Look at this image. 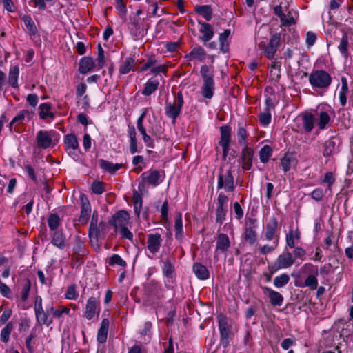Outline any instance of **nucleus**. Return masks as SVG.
Wrapping results in <instances>:
<instances>
[{
    "instance_id": "f257e3e1",
    "label": "nucleus",
    "mask_w": 353,
    "mask_h": 353,
    "mask_svg": "<svg viewBox=\"0 0 353 353\" xmlns=\"http://www.w3.org/2000/svg\"><path fill=\"white\" fill-rule=\"evenodd\" d=\"M332 79L331 75L323 70L312 71L310 74L308 79L312 90L317 92L327 90L331 85Z\"/></svg>"
},
{
    "instance_id": "f03ea898",
    "label": "nucleus",
    "mask_w": 353,
    "mask_h": 353,
    "mask_svg": "<svg viewBox=\"0 0 353 353\" xmlns=\"http://www.w3.org/2000/svg\"><path fill=\"white\" fill-rule=\"evenodd\" d=\"M200 73L203 79L201 93L204 98L211 99L214 96L215 89L213 72L210 70L208 65H203L201 67Z\"/></svg>"
},
{
    "instance_id": "7ed1b4c3",
    "label": "nucleus",
    "mask_w": 353,
    "mask_h": 353,
    "mask_svg": "<svg viewBox=\"0 0 353 353\" xmlns=\"http://www.w3.org/2000/svg\"><path fill=\"white\" fill-rule=\"evenodd\" d=\"M315 122L320 130L327 128L331 121V116L333 114V110L331 106L326 103H321L318 105L314 114Z\"/></svg>"
},
{
    "instance_id": "20e7f679",
    "label": "nucleus",
    "mask_w": 353,
    "mask_h": 353,
    "mask_svg": "<svg viewBox=\"0 0 353 353\" xmlns=\"http://www.w3.org/2000/svg\"><path fill=\"white\" fill-rule=\"evenodd\" d=\"M163 298L161 290L157 283H148L144 286L143 302L146 305H157V300Z\"/></svg>"
},
{
    "instance_id": "39448f33",
    "label": "nucleus",
    "mask_w": 353,
    "mask_h": 353,
    "mask_svg": "<svg viewBox=\"0 0 353 353\" xmlns=\"http://www.w3.org/2000/svg\"><path fill=\"white\" fill-rule=\"evenodd\" d=\"M218 190L224 189L226 192H233L235 188L234 176L231 168L225 169L221 166L219 170L217 182Z\"/></svg>"
},
{
    "instance_id": "423d86ee",
    "label": "nucleus",
    "mask_w": 353,
    "mask_h": 353,
    "mask_svg": "<svg viewBox=\"0 0 353 353\" xmlns=\"http://www.w3.org/2000/svg\"><path fill=\"white\" fill-rule=\"evenodd\" d=\"M141 181L139 182L138 185V188L140 191L144 188L145 183H148L153 187H157L163 180L162 172L159 170L152 169L143 172L141 174Z\"/></svg>"
},
{
    "instance_id": "0eeeda50",
    "label": "nucleus",
    "mask_w": 353,
    "mask_h": 353,
    "mask_svg": "<svg viewBox=\"0 0 353 353\" xmlns=\"http://www.w3.org/2000/svg\"><path fill=\"white\" fill-rule=\"evenodd\" d=\"M183 97L181 92L177 93L173 103H166L165 107V115L172 119V123L176 122V118L181 112L183 105Z\"/></svg>"
},
{
    "instance_id": "6e6552de",
    "label": "nucleus",
    "mask_w": 353,
    "mask_h": 353,
    "mask_svg": "<svg viewBox=\"0 0 353 353\" xmlns=\"http://www.w3.org/2000/svg\"><path fill=\"white\" fill-rule=\"evenodd\" d=\"M294 263V257L292 254L287 250H284L279 254L270 267L272 272H276L281 269H287Z\"/></svg>"
},
{
    "instance_id": "1a4fd4ad",
    "label": "nucleus",
    "mask_w": 353,
    "mask_h": 353,
    "mask_svg": "<svg viewBox=\"0 0 353 353\" xmlns=\"http://www.w3.org/2000/svg\"><path fill=\"white\" fill-rule=\"evenodd\" d=\"M281 41V34L274 33L273 34L268 43L264 47L263 52L265 56L270 60H272L277 51L278 47Z\"/></svg>"
},
{
    "instance_id": "9d476101",
    "label": "nucleus",
    "mask_w": 353,
    "mask_h": 353,
    "mask_svg": "<svg viewBox=\"0 0 353 353\" xmlns=\"http://www.w3.org/2000/svg\"><path fill=\"white\" fill-rule=\"evenodd\" d=\"M100 312V302L96 297H90L85 307L84 316L91 320L95 315L98 316Z\"/></svg>"
},
{
    "instance_id": "9b49d317",
    "label": "nucleus",
    "mask_w": 353,
    "mask_h": 353,
    "mask_svg": "<svg viewBox=\"0 0 353 353\" xmlns=\"http://www.w3.org/2000/svg\"><path fill=\"white\" fill-rule=\"evenodd\" d=\"M55 134L53 130H43L37 132L36 136L37 144L38 148L46 149L50 147L52 141V137Z\"/></svg>"
},
{
    "instance_id": "f8f14e48",
    "label": "nucleus",
    "mask_w": 353,
    "mask_h": 353,
    "mask_svg": "<svg viewBox=\"0 0 353 353\" xmlns=\"http://www.w3.org/2000/svg\"><path fill=\"white\" fill-rule=\"evenodd\" d=\"M163 239L159 233H150L147 236V249L152 254H155L159 252L162 245Z\"/></svg>"
},
{
    "instance_id": "ddd939ff",
    "label": "nucleus",
    "mask_w": 353,
    "mask_h": 353,
    "mask_svg": "<svg viewBox=\"0 0 353 353\" xmlns=\"http://www.w3.org/2000/svg\"><path fill=\"white\" fill-rule=\"evenodd\" d=\"M254 154V151L252 147L249 145L243 146L241 152V160L243 170H249L251 169Z\"/></svg>"
},
{
    "instance_id": "4468645a",
    "label": "nucleus",
    "mask_w": 353,
    "mask_h": 353,
    "mask_svg": "<svg viewBox=\"0 0 353 353\" xmlns=\"http://www.w3.org/2000/svg\"><path fill=\"white\" fill-rule=\"evenodd\" d=\"M130 220L129 214L125 210H121L117 212L112 217V225L115 232L119 229L128 225Z\"/></svg>"
},
{
    "instance_id": "2eb2a0df",
    "label": "nucleus",
    "mask_w": 353,
    "mask_h": 353,
    "mask_svg": "<svg viewBox=\"0 0 353 353\" xmlns=\"http://www.w3.org/2000/svg\"><path fill=\"white\" fill-rule=\"evenodd\" d=\"M261 289L264 294L269 297L270 302L272 305L281 306L283 304V297L281 293L267 286L261 287Z\"/></svg>"
},
{
    "instance_id": "dca6fc26",
    "label": "nucleus",
    "mask_w": 353,
    "mask_h": 353,
    "mask_svg": "<svg viewBox=\"0 0 353 353\" xmlns=\"http://www.w3.org/2000/svg\"><path fill=\"white\" fill-rule=\"evenodd\" d=\"M278 228V221L275 216H272L265 225L264 236L266 241H270L276 239V232Z\"/></svg>"
},
{
    "instance_id": "f3484780",
    "label": "nucleus",
    "mask_w": 353,
    "mask_h": 353,
    "mask_svg": "<svg viewBox=\"0 0 353 353\" xmlns=\"http://www.w3.org/2000/svg\"><path fill=\"white\" fill-rule=\"evenodd\" d=\"M198 23L200 25L199 32L201 33L200 39L206 43L211 40L214 34L213 27L208 23L198 21Z\"/></svg>"
},
{
    "instance_id": "a211bd4d",
    "label": "nucleus",
    "mask_w": 353,
    "mask_h": 353,
    "mask_svg": "<svg viewBox=\"0 0 353 353\" xmlns=\"http://www.w3.org/2000/svg\"><path fill=\"white\" fill-rule=\"evenodd\" d=\"M81 214L79 216V221L86 222L90 215L91 205L88 198L84 195H81Z\"/></svg>"
},
{
    "instance_id": "6ab92c4d",
    "label": "nucleus",
    "mask_w": 353,
    "mask_h": 353,
    "mask_svg": "<svg viewBox=\"0 0 353 353\" xmlns=\"http://www.w3.org/2000/svg\"><path fill=\"white\" fill-rule=\"evenodd\" d=\"M230 246V241L227 234L220 233L217 236L215 253H225Z\"/></svg>"
},
{
    "instance_id": "aec40b11",
    "label": "nucleus",
    "mask_w": 353,
    "mask_h": 353,
    "mask_svg": "<svg viewBox=\"0 0 353 353\" xmlns=\"http://www.w3.org/2000/svg\"><path fill=\"white\" fill-rule=\"evenodd\" d=\"M206 57L207 53L205 50L200 46L194 47L189 54L185 55V58L189 61H198L200 62L204 61Z\"/></svg>"
},
{
    "instance_id": "412c9836",
    "label": "nucleus",
    "mask_w": 353,
    "mask_h": 353,
    "mask_svg": "<svg viewBox=\"0 0 353 353\" xmlns=\"http://www.w3.org/2000/svg\"><path fill=\"white\" fill-rule=\"evenodd\" d=\"M35 313L36 319L39 325H46L49 326L53 322L52 318H50V305L46 306V311L43 308L39 311H37Z\"/></svg>"
},
{
    "instance_id": "4be33fe9",
    "label": "nucleus",
    "mask_w": 353,
    "mask_h": 353,
    "mask_svg": "<svg viewBox=\"0 0 353 353\" xmlns=\"http://www.w3.org/2000/svg\"><path fill=\"white\" fill-rule=\"evenodd\" d=\"M108 232V225L104 221H101L96 228L89 231V236L92 239L97 240L99 238H103Z\"/></svg>"
},
{
    "instance_id": "5701e85b",
    "label": "nucleus",
    "mask_w": 353,
    "mask_h": 353,
    "mask_svg": "<svg viewBox=\"0 0 353 353\" xmlns=\"http://www.w3.org/2000/svg\"><path fill=\"white\" fill-rule=\"evenodd\" d=\"M159 85V81L157 79L154 77L150 78L144 84L141 94L143 96L149 97L157 90Z\"/></svg>"
},
{
    "instance_id": "b1692460",
    "label": "nucleus",
    "mask_w": 353,
    "mask_h": 353,
    "mask_svg": "<svg viewBox=\"0 0 353 353\" xmlns=\"http://www.w3.org/2000/svg\"><path fill=\"white\" fill-rule=\"evenodd\" d=\"M22 20L26 26V30L31 38H34L36 36H39L38 30L35 25V23L32 20V17L28 14H25L22 17Z\"/></svg>"
},
{
    "instance_id": "393cba45",
    "label": "nucleus",
    "mask_w": 353,
    "mask_h": 353,
    "mask_svg": "<svg viewBox=\"0 0 353 353\" xmlns=\"http://www.w3.org/2000/svg\"><path fill=\"white\" fill-rule=\"evenodd\" d=\"M192 270L196 278L199 280H207L210 277L208 270L200 263H194Z\"/></svg>"
},
{
    "instance_id": "a878e982",
    "label": "nucleus",
    "mask_w": 353,
    "mask_h": 353,
    "mask_svg": "<svg viewBox=\"0 0 353 353\" xmlns=\"http://www.w3.org/2000/svg\"><path fill=\"white\" fill-rule=\"evenodd\" d=\"M220 133L219 145H230L232 134L231 128L229 125H223L220 128Z\"/></svg>"
},
{
    "instance_id": "bb28decb",
    "label": "nucleus",
    "mask_w": 353,
    "mask_h": 353,
    "mask_svg": "<svg viewBox=\"0 0 353 353\" xmlns=\"http://www.w3.org/2000/svg\"><path fill=\"white\" fill-rule=\"evenodd\" d=\"M109 323L110 322L108 319H103L101 321L100 328L97 333V341L100 343H104L106 342Z\"/></svg>"
},
{
    "instance_id": "cd10ccee",
    "label": "nucleus",
    "mask_w": 353,
    "mask_h": 353,
    "mask_svg": "<svg viewBox=\"0 0 353 353\" xmlns=\"http://www.w3.org/2000/svg\"><path fill=\"white\" fill-rule=\"evenodd\" d=\"M94 66V62L92 58L84 57L79 61V70L81 74H86L90 72Z\"/></svg>"
},
{
    "instance_id": "c85d7f7f",
    "label": "nucleus",
    "mask_w": 353,
    "mask_h": 353,
    "mask_svg": "<svg viewBox=\"0 0 353 353\" xmlns=\"http://www.w3.org/2000/svg\"><path fill=\"white\" fill-rule=\"evenodd\" d=\"M231 34V30L226 29L223 32L221 33L219 36V41L220 45V51L223 53H226L229 50V41L228 38Z\"/></svg>"
},
{
    "instance_id": "c756f323",
    "label": "nucleus",
    "mask_w": 353,
    "mask_h": 353,
    "mask_svg": "<svg viewBox=\"0 0 353 353\" xmlns=\"http://www.w3.org/2000/svg\"><path fill=\"white\" fill-rule=\"evenodd\" d=\"M99 165L101 169L111 174H114L117 170L123 167V163H113L104 159L99 160Z\"/></svg>"
},
{
    "instance_id": "7c9ffc66",
    "label": "nucleus",
    "mask_w": 353,
    "mask_h": 353,
    "mask_svg": "<svg viewBox=\"0 0 353 353\" xmlns=\"http://www.w3.org/2000/svg\"><path fill=\"white\" fill-rule=\"evenodd\" d=\"M51 243L53 245L62 250L65 246V236L61 231H54L52 235Z\"/></svg>"
},
{
    "instance_id": "2f4dec72",
    "label": "nucleus",
    "mask_w": 353,
    "mask_h": 353,
    "mask_svg": "<svg viewBox=\"0 0 353 353\" xmlns=\"http://www.w3.org/2000/svg\"><path fill=\"white\" fill-rule=\"evenodd\" d=\"M19 76V68L18 65H14L10 68L8 73V83L13 88H18V79Z\"/></svg>"
},
{
    "instance_id": "473e14b6",
    "label": "nucleus",
    "mask_w": 353,
    "mask_h": 353,
    "mask_svg": "<svg viewBox=\"0 0 353 353\" xmlns=\"http://www.w3.org/2000/svg\"><path fill=\"white\" fill-rule=\"evenodd\" d=\"M301 233L298 228L294 230L290 229L286 234V245L288 248L292 249L295 246V241H299Z\"/></svg>"
},
{
    "instance_id": "72a5a7b5",
    "label": "nucleus",
    "mask_w": 353,
    "mask_h": 353,
    "mask_svg": "<svg viewBox=\"0 0 353 353\" xmlns=\"http://www.w3.org/2000/svg\"><path fill=\"white\" fill-rule=\"evenodd\" d=\"M174 230L176 239L181 242L183 238V229L181 213H178L176 215L174 221Z\"/></svg>"
},
{
    "instance_id": "f704fd0d",
    "label": "nucleus",
    "mask_w": 353,
    "mask_h": 353,
    "mask_svg": "<svg viewBox=\"0 0 353 353\" xmlns=\"http://www.w3.org/2000/svg\"><path fill=\"white\" fill-rule=\"evenodd\" d=\"M134 64L135 61L133 57H128L125 58L119 66V73L121 74H125L129 73L130 71L134 70Z\"/></svg>"
},
{
    "instance_id": "c9c22d12",
    "label": "nucleus",
    "mask_w": 353,
    "mask_h": 353,
    "mask_svg": "<svg viewBox=\"0 0 353 353\" xmlns=\"http://www.w3.org/2000/svg\"><path fill=\"white\" fill-rule=\"evenodd\" d=\"M336 142L333 138L326 141L323 145V155L325 157L333 155L336 151Z\"/></svg>"
},
{
    "instance_id": "e433bc0d",
    "label": "nucleus",
    "mask_w": 353,
    "mask_h": 353,
    "mask_svg": "<svg viewBox=\"0 0 353 353\" xmlns=\"http://www.w3.org/2000/svg\"><path fill=\"white\" fill-rule=\"evenodd\" d=\"M194 11L206 21H210L212 17V10L209 5L196 6Z\"/></svg>"
},
{
    "instance_id": "4c0bfd02",
    "label": "nucleus",
    "mask_w": 353,
    "mask_h": 353,
    "mask_svg": "<svg viewBox=\"0 0 353 353\" xmlns=\"http://www.w3.org/2000/svg\"><path fill=\"white\" fill-rule=\"evenodd\" d=\"M303 126L305 132H310L316 124L315 117L312 113H306L303 116Z\"/></svg>"
},
{
    "instance_id": "58836bf2",
    "label": "nucleus",
    "mask_w": 353,
    "mask_h": 353,
    "mask_svg": "<svg viewBox=\"0 0 353 353\" xmlns=\"http://www.w3.org/2000/svg\"><path fill=\"white\" fill-rule=\"evenodd\" d=\"M237 141L240 145H248V132L245 126L241 123L238 124L236 130Z\"/></svg>"
},
{
    "instance_id": "ea45409f",
    "label": "nucleus",
    "mask_w": 353,
    "mask_h": 353,
    "mask_svg": "<svg viewBox=\"0 0 353 353\" xmlns=\"http://www.w3.org/2000/svg\"><path fill=\"white\" fill-rule=\"evenodd\" d=\"M128 134L130 139V152L133 154L137 152V141L136 137V131L134 126L129 127Z\"/></svg>"
},
{
    "instance_id": "a19ab883",
    "label": "nucleus",
    "mask_w": 353,
    "mask_h": 353,
    "mask_svg": "<svg viewBox=\"0 0 353 353\" xmlns=\"http://www.w3.org/2000/svg\"><path fill=\"white\" fill-rule=\"evenodd\" d=\"M64 144L67 150H74L79 148V142L74 134H67L64 139Z\"/></svg>"
},
{
    "instance_id": "79ce46f5",
    "label": "nucleus",
    "mask_w": 353,
    "mask_h": 353,
    "mask_svg": "<svg viewBox=\"0 0 353 353\" xmlns=\"http://www.w3.org/2000/svg\"><path fill=\"white\" fill-rule=\"evenodd\" d=\"M39 117L41 119H46L50 117L52 119L54 118V114L50 112L51 105L48 103H43L39 105Z\"/></svg>"
},
{
    "instance_id": "37998d69",
    "label": "nucleus",
    "mask_w": 353,
    "mask_h": 353,
    "mask_svg": "<svg viewBox=\"0 0 353 353\" xmlns=\"http://www.w3.org/2000/svg\"><path fill=\"white\" fill-rule=\"evenodd\" d=\"M348 43L347 35L344 34L341 39L338 49L345 59H347L349 57Z\"/></svg>"
},
{
    "instance_id": "c03bdc74",
    "label": "nucleus",
    "mask_w": 353,
    "mask_h": 353,
    "mask_svg": "<svg viewBox=\"0 0 353 353\" xmlns=\"http://www.w3.org/2000/svg\"><path fill=\"white\" fill-rule=\"evenodd\" d=\"M272 152L273 150L270 145H264L259 151V159L261 162L263 163H267L270 157L272 155Z\"/></svg>"
},
{
    "instance_id": "a18cd8bd",
    "label": "nucleus",
    "mask_w": 353,
    "mask_h": 353,
    "mask_svg": "<svg viewBox=\"0 0 353 353\" xmlns=\"http://www.w3.org/2000/svg\"><path fill=\"white\" fill-rule=\"evenodd\" d=\"M50 313L57 319H59L62 316L63 314H69L70 309L66 307L65 306L61 305L59 308L56 309L54 307L52 304L50 305Z\"/></svg>"
},
{
    "instance_id": "49530a36",
    "label": "nucleus",
    "mask_w": 353,
    "mask_h": 353,
    "mask_svg": "<svg viewBox=\"0 0 353 353\" xmlns=\"http://www.w3.org/2000/svg\"><path fill=\"white\" fill-rule=\"evenodd\" d=\"M133 203H134V212L137 217H139L141 208L142 207V198L141 195L137 192H134L133 194Z\"/></svg>"
},
{
    "instance_id": "de8ad7c7",
    "label": "nucleus",
    "mask_w": 353,
    "mask_h": 353,
    "mask_svg": "<svg viewBox=\"0 0 353 353\" xmlns=\"http://www.w3.org/2000/svg\"><path fill=\"white\" fill-rule=\"evenodd\" d=\"M290 281V276L288 274L283 273L279 276H277L274 279V285L276 288H280L288 283Z\"/></svg>"
},
{
    "instance_id": "09e8293b",
    "label": "nucleus",
    "mask_w": 353,
    "mask_h": 353,
    "mask_svg": "<svg viewBox=\"0 0 353 353\" xmlns=\"http://www.w3.org/2000/svg\"><path fill=\"white\" fill-rule=\"evenodd\" d=\"M227 208L216 207V223L221 226L226 219Z\"/></svg>"
},
{
    "instance_id": "8fccbe9b",
    "label": "nucleus",
    "mask_w": 353,
    "mask_h": 353,
    "mask_svg": "<svg viewBox=\"0 0 353 353\" xmlns=\"http://www.w3.org/2000/svg\"><path fill=\"white\" fill-rule=\"evenodd\" d=\"M245 239L250 244H253L256 240V232L254 227H248L244 232Z\"/></svg>"
},
{
    "instance_id": "3c124183",
    "label": "nucleus",
    "mask_w": 353,
    "mask_h": 353,
    "mask_svg": "<svg viewBox=\"0 0 353 353\" xmlns=\"http://www.w3.org/2000/svg\"><path fill=\"white\" fill-rule=\"evenodd\" d=\"M29 116V110H22L12 119V123H16V125L22 124L25 121L26 118H28Z\"/></svg>"
},
{
    "instance_id": "603ef678",
    "label": "nucleus",
    "mask_w": 353,
    "mask_h": 353,
    "mask_svg": "<svg viewBox=\"0 0 353 353\" xmlns=\"http://www.w3.org/2000/svg\"><path fill=\"white\" fill-rule=\"evenodd\" d=\"M60 218L57 214H51L48 219V223L51 230H55L60 225Z\"/></svg>"
},
{
    "instance_id": "864d4df0",
    "label": "nucleus",
    "mask_w": 353,
    "mask_h": 353,
    "mask_svg": "<svg viewBox=\"0 0 353 353\" xmlns=\"http://www.w3.org/2000/svg\"><path fill=\"white\" fill-rule=\"evenodd\" d=\"M292 161V157L288 154H285L281 159V167L285 172H287L290 170Z\"/></svg>"
},
{
    "instance_id": "5fc2aeb1",
    "label": "nucleus",
    "mask_w": 353,
    "mask_h": 353,
    "mask_svg": "<svg viewBox=\"0 0 353 353\" xmlns=\"http://www.w3.org/2000/svg\"><path fill=\"white\" fill-rule=\"evenodd\" d=\"M279 241V236H276V240L273 242L272 245H265L260 248L259 251L261 254H266L274 251L278 246Z\"/></svg>"
},
{
    "instance_id": "6e6d98bb",
    "label": "nucleus",
    "mask_w": 353,
    "mask_h": 353,
    "mask_svg": "<svg viewBox=\"0 0 353 353\" xmlns=\"http://www.w3.org/2000/svg\"><path fill=\"white\" fill-rule=\"evenodd\" d=\"M163 274L167 278H172L174 274V268L173 265L169 261L163 262Z\"/></svg>"
},
{
    "instance_id": "4d7b16f0",
    "label": "nucleus",
    "mask_w": 353,
    "mask_h": 353,
    "mask_svg": "<svg viewBox=\"0 0 353 353\" xmlns=\"http://www.w3.org/2000/svg\"><path fill=\"white\" fill-rule=\"evenodd\" d=\"M75 285L69 286L65 293V298L68 300H75L79 296Z\"/></svg>"
},
{
    "instance_id": "13d9d810",
    "label": "nucleus",
    "mask_w": 353,
    "mask_h": 353,
    "mask_svg": "<svg viewBox=\"0 0 353 353\" xmlns=\"http://www.w3.org/2000/svg\"><path fill=\"white\" fill-rule=\"evenodd\" d=\"M295 51H296V49L288 48L283 53L285 63V64H288L289 67H290L291 60L296 58L297 54H296Z\"/></svg>"
},
{
    "instance_id": "bf43d9fd",
    "label": "nucleus",
    "mask_w": 353,
    "mask_h": 353,
    "mask_svg": "<svg viewBox=\"0 0 353 353\" xmlns=\"http://www.w3.org/2000/svg\"><path fill=\"white\" fill-rule=\"evenodd\" d=\"M81 243H79V253L77 255H73L72 256V260L73 261V263H74V266H76V267H78L79 265H81L83 263V254H84V252L85 251L84 250H81Z\"/></svg>"
},
{
    "instance_id": "052dcab7",
    "label": "nucleus",
    "mask_w": 353,
    "mask_h": 353,
    "mask_svg": "<svg viewBox=\"0 0 353 353\" xmlns=\"http://www.w3.org/2000/svg\"><path fill=\"white\" fill-rule=\"evenodd\" d=\"M220 332V337H221V343L224 347H226L229 345V334L230 333V328L228 329H223L219 330Z\"/></svg>"
},
{
    "instance_id": "680f3d73",
    "label": "nucleus",
    "mask_w": 353,
    "mask_h": 353,
    "mask_svg": "<svg viewBox=\"0 0 353 353\" xmlns=\"http://www.w3.org/2000/svg\"><path fill=\"white\" fill-rule=\"evenodd\" d=\"M305 285L311 290H316L318 286V280L315 275H309L305 280Z\"/></svg>"
},
{
    "instance_id": "e2e57ef3",
    "label": "nucleus",
    "mask_w": 353,
    "mask_h": 353,
    "mask_svg": "<svg viewBox=\"0 0 353 353\" xmlns=\"http://www.w3.org/2000/svg\"><path fill=\"white\" fill-rule=\"evenodd\" d=\"M12 325L11 323H8L1 332V339L3 342L7 343L9 339V335L10 334Z\"/></svg>"
},
{
    "instance_id": "0e129e2a",
    "label": "nucleus",
    "mask_w": 353,
    "mask_h": 353,
    "mask_svg": "<svg viewBox=\"0 0 353 353\" xmlns=\"http://www.w3.org/2000/svg\"><path fill=\"white\" fill-rule=\"evenodd\" d=\"M271 114L268 110L259 114V122L263 126L268 125L271 122Z\"/></svg>"
},
{
    "instance_id": "69168bd1",
    "label": "nucleus",
    "mask_w": 353,
    "mask_h": 353,
    "mask_svg": "<svg viewBox=\"0 0 353 353\" xmlns=\"http://www.w3.org/2000/svg\"><path fill=\"white\" fill-rule=\"evenodd\" d=\"M109 265H118L121 267H125L126 265V262L123 260V259L119 254H114L110 259Z\"/></svg>"
},
{
    "instance_id": "338daca9",
    "label": "nucleus",
    "mask_w": 353,
    "mask_h": 353,
    "mask_svg": "<svg viewBox=\"0 0 353 353\" xmlns=\"http://www.w3.org/2000/svg\"><path fill=\"white\" fill-rule=\"evenodd\" d=\"M98 53H97V65L99 68H101L103 67L105 64V57H104V51L101 47V45H98V49H97Z\"/></svg>"
},
{
    "instance_id": "774afa93",
    "label": "nucleus",
    "mask_w": 353,
    "mask_h": 353,
    "mask_svg": "<svg viewBox=\"0 0 353 353\" xmlns=\"http://www.w3.org/2000/svg\"><path fill=\"white\" fill-rule=\"evenodd\" d=\"M92 190L96 194H101L105 192L103 183L100 181H94L92 184Z\"/></svg>"
}]
</instances>
